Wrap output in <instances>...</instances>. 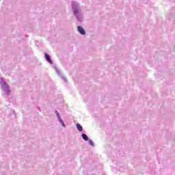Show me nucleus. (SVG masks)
I'll return each mask as SVG.
<instances>
[{
  "mask_svg": "<svg viewBox=\"0 0 175 175\" xmlns=\"http://www.w3.org/2000/svg\"><path fill=\"white\" fill-rule=\"evenodd\" d=\"M77 29L79 33H81V35H85V31H84V29L81 27V26H78Z\"/></svg>",
  "mask_w": 175,
  "mask_h": 175,
  "instance_id": "obj_1",
  "label": "nucleus"
},
{
  "mask_svg": "<svg viewBox=\"0 0 175 175\" xmlns=\"http://www.w3.org/2000/svg\"><path fill=\"white\" fill-rule=\"evenodd\" d=\"M45 58L49 62V64H53V61H51V58L50 57V55L49 54L45 53Z\"/></svg>",
  "mask_w": 175,
  "mask_h": 175,
  "instance_id": "obj_2",
  "label": "nucleus"
},
{
  "mask_svg": "<svg viewBox=\"0 0 175 175\" xmlns=\"http://www.w3.org/2000/svg\"><path fill=\"white\" fill-rule=\"evenodd\" d=\"M77 128L79 132H83V126L81 125L80 124L77 123Z\"/></svg>",
  "mask_w": 175,
  "mask_h": 175,
  "instance_id": "obj_3",
  "label": "nucleus"
},
{
  "mask_svg": "<svg viewBox=\"0 0 175 175\" xmlns=\"http://www.w3.org/2000/svg\"><path fill=\"white\" fill-rule=\"evenodd\" d=\"M82 137L83 140H85V142H88V137L85 134H82Z\"/></svg>",
  "mask_w": 175,
  "mask_h": 175,
  "instance_id": "obj_4",
  "label": "nucleus"
},
{
  "mask_svg": "<svg viewBox=\"0 0 175 175\" xmlns=\"http://www.w3.org/2000/svg\"><path fill=\"white\" fill-rule=\"evenodd\" d=\"M59 121L60 124H62V126H64V128H65V123L64 122L62 119H61V118H59Z\"/></svg>",
  "mask_w": 175,
  "mask_h": 175,
  "instance_id": "obj_5",
  "label": "nucleus"
},
{
  "mask_svg": "<svg viewBox=\"0 0 175 175\" xmlns=\"http://www.w3.org/2000/svg\"><path fill=\"white\" fill-rule=\"evenodd\" d=\"M77 13H79V10H74V14H77Z\"/></svg>",
  "mask_w": 175,
  "mask_h": 175,
  "instance_id": "obj_6",
  "label": "nucleus"
},
{
  "mask_svg": "<svg viewBox=\"0 0 175 175\" xmlns=\"http://www.w3.org/2000/svg\"><path fill=\"white\" fill-rule=\"evenodd\" d=\"M56 113H57V118L58 120H59V118H61V116H59V113H58L56 111Z\"/></svg>",
  "mask_w": 175,
  "mask_h": 175,
  "instance_id": "obj_7",
  "label": "nucleus"
},
{
  "mask_svg": "<svg viewBox=\"0 0 175 175\" xmlns=\"http://www.w3.org/2000/svg\"><path fill=\"white\" fill-rule=\"evenodd\" d=\"M90 144H92V145L94 144V143L92 142V141H90Z\"/></svg>",
  "mask_w": 175,
  "mask_h": 175,
  "instance_id": "obj_8",
  "label": "nucleus"
}]
</instances>
